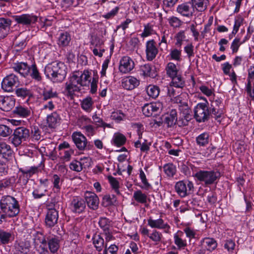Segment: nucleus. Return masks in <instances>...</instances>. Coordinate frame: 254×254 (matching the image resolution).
<instances>
[{"label":"nucleus","mask_w":254,"mask_h":254,"mask_svg":"<svg viewBox=\"0 0 254 254\" xmlns=\"http://www.w3.org/2000/svg\"><path fill=\"white\" fill-rule=\"evenodd\" d=\"M0 224L6 222L8 218L16 216L20 212V205L15 198L4 195L0 199Z\"/></svg>","instance_id":"1"},{"label":"nucleus","mask_w":254,"mask_h":254,"mask_svg":"<svg viewBox=\"0 0 254 254\" xmlns=\"http://www.w3.org/2000/svg\"><path fill=\"white\" fill-rule=\"evenodd\" d=\"M63 64L56 62L48 64L44 69L46 76L53 82H62L64 80Z\"/></svg>","instance_id":"2"},{"label":"nucleus","mask_w":254,"mask_h":254,"mask_svg":"<svg viewBox=\"0 0 254 254\" xmlns=\"http://www.w3.org/2000/svg\"><path fill=\"white\" fill-rule=\"evenodd\" d=\"M12 154V150L9 145L5 142L0 143V176L7 174L8 166L6 163Z\"/></svg>","instance_id":"3"},{"label":"nucleus","mask_w":254,"mask_h":254,"mask_svg":"<svg viewBox=\"0 0 254 254\" xmlns=\"http://www.w3.org/2000/svg\"><path fill=\"white\" fill-rule=\"evenodd\" d=\"M194 177L207 186L215 183L220 178V173L217 171L200 170L195 174Z\"/></svg>","instance_id":"4"},{"label":"nucleus","mask_w":254,"mask_h":254,"mask_svg":"<svg viewBox=\"0 0 254 254\" xmlns=\"http://www.w3.org/2000/svg\"><path fill=\"white\" fill-rule=\"evenodd\" d=\"M205 103L197 104L194 109V118L198 123L205 122L209 118V108L207 106L208 102L205 100Z\"/></svg>","instance_id":"5"},{"label":"nucleus","mask_w":254,"mask_h":254,"mask_svg":"<svg viewBox=\"0 0 254 254\" xmlns=\"http://www.w3.org/2000/svg\"><path fill=\"white\" fill-rule=\"evenodd\" d=\"M79 74V70L73 72L69 78L68 82L66 83V90L68 91L67 96H70L71 99L72 98L74 92L80 90Z\"/></svg>","instance_id":"6"},{"label":"nucleus","mask_w":254,"mask_h":254,"mask_svg":"<svg viewBox=\"0 0 254 254\" xmlns=\"http://www.w3.org/2000/svg\"><path fill=\"white\" fill-rule=\"evenodd\" d=\"M12 18L17 24L26 26H29L35 23L38 19L37 16L32 13L15 15L12 16Z\"/></svg>","instance_id":"7"},{"label":"nucleus","mask_w":254,"mask_h":254,"mask_svg":"<svg viewBox=\"0 0 254 254\" xmlns=\"http://www.w3.org/2000/svg\"><path fill=\"white\" fill-rule=\"evenodd\" d=\"M29 136V129L23 127H18L14 131L12 142L15 146H17L26 140Z\"/></svg>","instance_id":"8"},{"label":"nucleus","mask_w":254,"mask_h":254,"mask_svg":"<svg viewBox=\"0 0 254 254\" xmlns=\"http://www.w3.org/2000/svg\"><path fill=\"white\" fill-rule=\"evenodd\" d=\"M84 201L88 207L93 210L99 207V199L98 196L93 192L86 191L84 195Z\"/></svg>","instance_id":"9"},{"label":"nucleus","mask_w":254,"mask_h":254,"mask_svg":"<svg viewBox=\"0 0 254 254\" xmlns=\"http://www.w3.org/2000/svg\"><path fill=\"white\" fill-rule=\"evenodd\" d=\"M18 82V77L10 74L4 77L1 82V88L5 92L12 91L14 86Z\"/></svg>","instance_id":"10"},{"label":"nucleus","mask_w":254,"mask_h":254,"mask_svg":"<svg viewBox=\"0 0 254 254\" xmlns=\"http://www.w3.org/2000/svg\"><path fill=\"white\" fill-rule=\"evenodd\" d=\"M15 104V99L13 96L0 97V109L2 111L8 112L11 110Z\"/></svg>","instance_id":"11"},{"label":"nucleus","mask_w":254,"mask_h":254,"mask_svg":"<svg viewBox=\"0 0 254 254\" xmlns=\"http://www.w3.org/2000/svg\"><path fill=\"white\" fill-rule=\"evenodd\" d=\"M70 208L72 212L81 213L84 211L86 208L85 201L81 198L74 197L70 202Z\"/></svg>","instance_id":"12"},{"label":"nucleus","mask_w":254,"mask_h":254,"mask_svg":"<svg viewBox=\"0 0 254 254\" xmlns=\"http://www.w3.org/2000/svg\"><path fill=\"white\" fill-rule=\"evenodd\" d=\"M146 59L149 61H153L158 53V50L155 46L154 40L148 41L146 44Z\"/></svg>","instance_id":"13"},{"label":"nucleus","mask_w":254,"mask_h":254,"mask_svg":"<svg viewBox=\"0 0 254 254\" xmlns=\"http://www.w3.org/2000/svg\"><path fill=\"white\" fill-rule=\"evenodd\" d=\"M134 62L129 57L124 56L120 62L119 70L124 73L129 72L134 68Z\"/></svg>","instance_id":"14"},{"label":"nucleus","mask_w":254,"mask_h":254,"mask_svg":"<svg viewBox=\"0 0 254 254\" xmlns=\"http://www.w3.org/2000/svg\"><path fill=\"white\" fill-rule=\"evenodd\" d=\"M72 139L77 148L80 150H85L87 147V140L84 135L80 132H74L72 135Z\"/></svg>","instance_id":"15"},{"label":"nucleus","mask_w":254,"mask_h":254,"mask_svg":"<svg viewBox=\"0 0 254 254\" xmlns=\"http://www.w3.org/2000/svg\"><path fill=\"white\" fill-rule=\"evenodd\" d=\"M30 66L25 62H16L13 64L12 68L24 77H26L30 72Z\"/></svg>","instance_id":"16"},{"label":"nucleus","mask_w":254,"mask_h":254,"mask_svg":"<svg viewBox=\"0 0 254 254\" xmlns=\"http://www.w3.org/2000/svg\"><path fill=\"white\" fill-rule=\"evenodd\" d=\"M162 107L160 103L146 104L142 108L143 114L146 117H150L154 113L157 112Z\"/></svg>","instance_id":"17"},{"label":"nucleus","mask_w":254,"mask_h":254,"mask_svg":"<svg viewBox=\"0 0 254 254\" xmlns=\"http://www.w3.org/2000/svg\"><path fill=\"white\" fill-rule=\"evenodd\" d=\"M58 220V213L55 209H49L47 211L45 223L47 227H52L57 223Z\"/></svg>","instance_id":"18"},{"label":"nucleus","mask_w":254,"mask_h":254,"mask_svg":"<svg viewBox=\"0 0 254 254\" xmlns=\"http://www.w3.org/2000/svg\"><path fill=\"white\" fill-rule=\"evenodd\" d=\"M139 84V80L133 76H128L122 79V87L128 90H132Z\"/></svg>","instance_id":"19"},{"label":"nucleus","mask_w":254,"mask_h":254,"mask_svg":"<svg viewBox=\"0 0 254 254\" xmlns=\"http://www.w3.org/2000/svg\"><path fill=\"white\" fill-rule=\"evenodd\" d=\"M11 22L10 19L0 18V38L3 39L7 35Z\"/></svg>","instance_id":"20"},{"label":"nucleus","mask_w":254,"mask_h":254,"mask_svg":"<svg viewBox=\"0 0 254 254\" xmlns=\"http://www.w3.org/2000/svg\"><path fill=\"white\" fill-rule=\"evenodd\" d=\"M13 112L19 117L26 118L31 115V110L30 107L19 105L15 108Z\"/></svg>","instance_id":"21"},{"label":"nucleus","mask_w":254,"mask_h":254,"mask_svg":"<svg viewBox=\"0 0 254 254\" xmlns=\"http://www.w3.org/2000/svg\"><path fill=\"white\" fill-rule=\"evenodd\" d=\"M189 2L183 3L178 5L177 11L183 16L190 17L192 15L193 11L191 10Z\"/></svg>","instance_id":"22"},{"label":"nucleus","mask_w":254,"mask_h":254,"mask_svg":"<svg viewBox=\"0 0 254 254\" xmlns=\"http://www.w3.org/2000/svg\"><path fill=\"white\" fill-rule=\"evenodd\" d=\"M148 225L152 228L157 229H168L170 228L169 225L167 223H164V220L159 218L157 220H153L149 218L147 220Z\"/></svg>","instance_id":"23"},{"label":"nucleus","mask_w":254,"mask_h":254,"mask_svg":"<svg viewBox=\"0 0 254 254\" xmlns=\"http://www.w3.org/2000/svg\"><path fill=\"white\" fill-rule=\"evenodd\" d=\"M201 246L203 248L211 252L216 248L217 243L213 238H205L201 241Z\"/></svg>","instance_id":"24"},{"label":"nucleus","mask_w":254,"mask_h":254,"mask_svg":"<svg viewBox=\"0 0 254 254\" xmlns=\"http://www.w3.org/2000/svg\"><path fill=\"white\" fill-rule=\"evenodd\" d=\"M79 82L80 87L82 86H89L91 81V73L87 70L79 71Z\"/></svg>","instance_id":"25"},{"label":"nucleus","mask_w":254,"mask_h":254,"mask_svg":"<svg viewBox=\"0 0 254 254\" xmlns=\"http://www.w3.org/2000/svg\"><path fill=\"white\" fill-rule=\"evenodd\" d=\"M14 240V235L11 232L0 229V244H8Z\"/></svg>","instance_id":"26"},{"label":"nucleus","mask_w":254,"mask_h":254,"mask_svg":"<svg viewBox=\"0 0 254 254\" xmlns=\"http://www.w3.org/2000/svg\"><path fill=\"white\" fill-rule=\"evenodd\" d=\"M30 247V243L29 241H20L15 245V248L19 253L27 254Z\"/></svg>","instance_id":"27"},{"label":"nucleus","mask_w":254,"mask_h":254,"mask_svg":"<svg viewBox=\"0 0 254 254\" xmlns=\"http://www.w3.org/2000/svg\"><path fill=\"white\" fill-rule=\"evenodd\" d=\"M175 188L177 193L182 197H185L189 193L188 192L186 183L183 181L176 183Z\"/></svg>","instance_id":"28"},{"label":"nucleus","mask_w":254,"mask_h":254,"mask_svg":"<svg viewBox=\"0 0 254 254\" xmlns=\"http://www.w3.org/2000/svg\"><path fill=\"white\" fill-rule=\"evenodd\" d=\"M164 122L167 125L168 127H172L175 125H177V112L175 110H172L170 113L165 117Z\"/></svg>","instance_id":"29"},{"label":"nucleus","mask_w":254,"mask_h":254,"mask_svg":"<svg viewBox=\"0 0 254 254\" xmlns=\"http://www.w3.org/2000/svg\"><path fill=\"white\" fill-rule=\"evenodd\" d=\"M60 120L59 115L56 113H53L47 116V123L49 127L55 128L59 123Z\"/></svg>","instance_id":"30"},{"label":"nucleus","mask_w":254,"mask_h":254,"mask_svg":"<svg viewBox=\"0 0 254 254\" xmlns=\"http://www.w3.org/2000/svg\"><path fill=\"white\" fill-rule=\"evenodd\" d=\"M98 224L103 232L111 229L113 226L112 221L106 217L100 218Z\"/></svg>","instance_id":"31"},{"label":"nucleus","mask_w":254,"mask_h":254,"mask_svg":"<svg viewBox=\"0 0 254 254\" xmlns=\"http://www.w3.org/2000/svg\"><path fill=\"white\" fill-rule=\"evenodd\" d=\"M206 0H191L190 2L191 7L198 11H203L206 8Z\"/></svg>","instance_id":"32"},{"label":"nucleus","mask_w":254,"mask_h":254,"mask_svg":"<svg viewBox=\"0 0 254 254\" xmlns=\"http://www.w3.org/2000/svg\"><path fill=\"white\" fill-rule=\"evenodd\" d=\"M209 140V133L204 132L196 137V142L197 144L200 146H205L208 144Z\"/></svg>","instance_id":"33"},{"label":"nucleus","mask_w":254,"mask_h":254,"mask_svg":"<svg viewBox=\"0 0 254 254\" xmlns=\"http://www.w3.org/2000/svg\"><path fill=\"white\" fill-rule=\"evenodd\" d=\"M166 71L167 75L171 78L180 74L177 66L173 63L170 62L167 64Z\"/></svg>","instance_id":"34"},{"label":"nucleus","mask_w":254,"mask_h":254,"mask_svg":"<svg viewBox=\"0 0 254 254\" xmlns=\"http://www.w3.org/2000/svg\"><path fill=\"white\" fill-rule=\"evenodd\" d=\"M93 243L97 251L100 252L104 248V240L100 235H95L92 238Z\"/></svg>","instance_id":"35"},{"label":"nucleus","mask_w":254,"mask_h":254,"mask_svg":"<svg viewBox=\"0 0 254 254\" xmlns=\"http://www.w3.org/2000/svg\"><path fill=\"white\" fill-rule=\"evenodd\" d=\"M29 75L32 79L37 82H40L42 80V76L35 64H33L30 66Z\"/></svg>","instance_id":"36"},{"label":"nucleus","mask_w":254,"mask_h":254,"mask_svg":"<svg viewBox=\"0 0 254 254\" xmlns=\"http://www.w3.org/2000/svg\"><path fill=\"white\" fill-rule=\"evenodd\" d=\"M164 172L169 177H173L176 173V167L173 163H168L163 166Z\"/></svg>","instance_id":"37"},{"label":"nucleus","mask_w":254,"mask_h":254,"mask_svg":"<svg viewBox=\"0 0 254 254\" xmlns=\"http://www.w3.org/2000/svg\"><path fill=\"white\" fill-rule=\"evenodd\" d=\"M170 86H173L175 87L180 88H182L184 87L185 80L181 74L172 78Z\"/></svg>","instance_id":"38"},{"label":"nucleus","mask_w":254,"mask_h":254,"mask_svg":"<svg viewBox=\"0 0 254 254\" xmlns=\"http://www.w3.org/2000/svg\"><path fill=\"white\" fill-rule=\"evenodd\" d=\"M116 202V198L114 194H106L103 197L102 205L104 207H107L114 204Z\"/></svg>","instance_id":"39"},{"label":"nucleus","mask_w":254,"mask_h":254,"mask_svg":"<svg viewBox=\"0 0 254 254\" xmlns=\"http://www.w3.org/2000/svg\"><path fill=\"white\" fill-rule=\"evenodd\" d=\"M133 197L137 202L143 204L147 202V195L143 193L140 190L135 191L133 193Z\"/></svg>","instance_id":"40"},{"label":"nucleus","mask_w":254,"mask_h":254,"mask_svg":"<svg viewBox=\"0 0 254 254\" xmlns=\"http://www.w3.org/2000/svg\"><path fill=\"white\" fill-rule=\"evenodd\" d=\"M183 235V233L181 231L178 232L177 234L174 235L175 244L180 248H184L187 246L186 240H183L181 237Z\"/></svg>","instance_id":"41"},{"label":"nucleus","mask_w":254,"mask_h":254,"mask_svg":"<svg viewBox=\"0 0 254 254\" xmlns=\"http://www.w3.org/2000/svg\"><path fill=\"white\" fill-rule=\"evenodd\" d=\"M15 94L18 97H20L22 99H24L27 97H30L32 96L31 91L24 87L17 88L15 90Z\"/></svg>","instance_id":"42"},{"label":"nucleus","mask_w":254,"mask_h":254,"mask_svg":"<svg viewBox=\"0 0 254 254\" xmlns=\"http://www.w3.org/2000/svg\"><path fill=\"white\" fill-rule=\"evenodd\" d=\"M126 141V138L121 133H116L113 138V142L115 145L121 146L124 145Z\"/></svg>","instance_id":"43"},{"label":"nucleus","mask_w":254,"mask_h":254,"mask_svg":"<svg viewBox=\"0 0 254 254\" xmlns=\"http://www.w3.org/2000/svg\"><path fill=\"white\" fill-rule=\"evenodd\" d=\"M224 248L226 249L229 253H237L235 243L232 239H228L225 241Z\"/></svg>","instance_id":"44"},{"label":"nucleus","mask_w":254,"mask_h":254,"mask_svg":"<svg viewBox=\"0 0 254 254\" xmlns=\"http://www.w3.org/2000/svg\"><path fill=\"white\" fill-rule=\"evenodd\" d=\"M146 91L148 96L156 98L159 94L160 89L157 86L150 85L147 88Z\"/></svg>","instance_id":"45"},{"label":"nucleus","mask_w":254,"mask_h":254,"mask_svg":"<svg viewBox=\"0 0 254 254\" xmlns=\"http://www.w3.org/2000/svg\"><path fill=\"white\" fill-rule=\"evenodd\" d=\"M245 42V41H241L240 38L236 37L235 38L233 42L231 43V49L232 50V53H237L239 49V47L240 46L244 43Z\"/></svg>","instance_id":"46"},{"label":"nucleus","mask_w":254,"mask_h":254,"mask_svg":"<svg viewBox=\"0 0 254 254\" xmlns=\"http://www.w3.org/2000/svg\"><path fill=\"white\" fill-rule=\"evenodd\" d=\"M209 108V116H211L212 117L217 120L218 118H221L222 115V111L220 108L210 106Z\"/></svg>","instance_id":"47"},{"label":"nucleus","mask_w":254,"mask_h":254,"mask_svg":"<svg viewBox=\"0 0 254 254\" xmlns=\"http://www.w3.org/2000/svg\"><path fill=\"white\" fill-rule=\"evenodd\" d=\"M33 237L34 243L36 245H38L39 244H44L46 243V240L42 232H36L33 234Z\"/></svg>","instance_id":"48"},{"label":"nucleus","mask_w":254,"mask_h":254,"mask_svg":"<svg viewBox=\"0 0 254 254\" xmlns=\"http://www.w3.org/2000/svg\"><path fill=\"white\" fill-rule=\"evenodd\" d=\"M140 71L144 76H153L152 73V67L150 64H145L140 66Z\"/></svg>","instance_id":"49"},{"label":"nucleus","mask_w":254,"mask_h":254,"mask_svg":"<svg viewBox=\"0 0 254 254\" xmlns=\"http://www.w3.org/2000/svg\"><path fill=\"white\" fill-rule=\"evenodd\" d=\"M168 22L171 26L174 28L180 27L183 24V22L176 16H172L168 18Z\"/></svg>","instance_id":"50"},{"label":"nucleus","mask_w":254,"mask_h":254,"mask_svg":"<svg viewBox=\"0 0 254 254\" xmlns=\"http://www.w3.org/2000/svg\"><path fill=\"white\" fill-rule=\"evenodd\" d=\"M92 104V98L91 97H87L82 100L81 107L84 110L89 111L91 110Z\"/></svg>","instance_id":"51"},{"label":"nucleus","mask_w":254,"mask_h":254,"mask_svg":"<svg viewBox=\"0 0 254 254\" xmlns=\"http://www.w3.org/2000/svg\"><path fill=\"white\" fill-rule=\"evenodd\" d=\"M125 117L126 115L121 110L112 112L111 116V118L117 122L124 120Z\"/></svg>","instance_id":"52"},{"label":"nucleus","mask_w":254,"mask_h":254,"mask_svg":"<svg viewBox=\"0 0 254 254\" xmlns=\"http://www.w3.org/2000/svg\"><path fill=\"white\" fill-rule=\"evenodd\" d=\"M108 181H109L112 188H113V189H114L115 190V191L117 193L119 194L120 191L119 190V182L117 181V180L115 178H114L111 176H109L108 177Z\"/></svg>","instance_id":"53"},{"label":"nucleus","mask_w":254,"mask_h":254,"mask_svg":"<svg viewBox=\"0 0 254 254\" xmlns=\"http://www.w3.org/2000/svg\"><path fill=\"white\" fill-rule=\"evenodd\" d=\"M244 19L241 16L237 17L235 19V23L232 31V34L236 35L239 31L240 27L243 24Z\"/></svg>","instance_id":"54"},{"label":"nucleus","mask_w":254,"mask_h":254,"mask_svg":"<svg viewBox=\"0 0 254 254\" xmlns=\"http://www.w3.org/2000/svg\"><path fill=\"white\" fill-rule=\"evenodd\" d=\"M139 177L141 182L143 184V188L146 190H148L151 188L150 184L148 182L146 177V175L143 170L140 169L139 170Z\"/></svg>","instance_id":"55"},{"label":"nucleus","mask_w":254,"mask_h":254,"mask_svg":"<svg viewBox=\"0 0 254 254\" xmlns=\"http://www.w3.org/2000/svg\"><path fill=\"white\" fill-rule=\"evenodd\" d=\"M49 247L51 253H55L57 252L59 248L58 241L56 239H52L49 242Z\"/></svg>","instance_id":"56"},{"label":"nucleus","mask_w":254,"mask_h":254,"mask_svg":"<svg viewBox=\"0 0 254 254\" xmlns=\"http://www.w3.org/2000/svg\"><path fill=\"white\" fill-rule=\"evenodd\" d=\"M12 132V130L7 126L0 125V135L2 137L8 136Z\"/></svg>","instance_id":"57"},{"label":"nucleus","mask_w":254,"mask_h":254,"mask_svg":"<svg viewBox=\"0 0 254 254\" xmlns=\"http://www.w3.org/2000/svg\"><path fill=\"white\" fill-rule=\"evenodd\" d=\"M186 36L185 35V32L184 31H180L176 36V38L177 40V42L176 43V45L178 47H181L182 44V42L185 39Z\"/></svg>","instance_id":"58"},{"label":"nucleus","mask_w":254,"mask_h":254,"mask_svg":"<svg viewBox=\"0 0 254 254\" xmlns=\"http://www.w3.org/2000/svg\"><path fill=\"white\" fill-rule=\"evenodd\" d=\"M245 90L248 95L254 99V83L252 84V81H250V87L249 86V81H247Z\"/></svg>","instance_id":"59"},{"label":"nucleus","mask_w":254,"mask_h":254,"mask_svg":"<svg viewBox=\"0 0 254 254\" xmlns=\"http://www.w3.org/2000/svg\"><path fill=\"white\" fill-rule=\"evenodd\" d=\"M162 236V235L161 233L154 230L150 236H149V237L153 241L157 243L161 241Z\"/></svg>","instance_id":"60"},{"label":"nucleus","mask_w":254,"mask_h":254,"mask_svg":"<svg viewBox=\"0 0 254 254\" xmlns=\"http://www.w3.org/2000/svg\"><path fill=\"white\" fill-rule=\"evenodd\" d=\"M69 168L73 171L80 172L82 169V164L80 162L74 161L70 163Z\"/></svg>","instance_id":"61"},{"label":"nucleus","mask_w":254,"mask_h":254,"mask_svg":"<svg viewBox=\"0 0 254 254\" xmlns=\"http://www.w3.org/2000/svg\"><path fill=\"white\" fill-rule=\"evenodd\" d=\"M53 183L55 189L59 191L61 188L62 182L61 181L60 178L57 175H54L53 177Z\"/></svg>","instance_id":"62"},{"label":"nucleus","mask_w":254,"mask_h":254,"mask_svg":"<svg viewBox=\"0 0 254 254\" xmlns=\"http://www.w3.org/2000/svg\"><path fill=\"white\" fill-rule=\"evenodd\" d=\"M170 55L172 60L179 61L181 59V51L176 49H174L171 51Z\"/></svg>","instance_id":"63"},{"label":"nucleus","mask_w":254,"mask_h":254,"mask_svg":"<svg viewBox=\"0 0 254 254\" xmlns=\"http://www.w3.org/2000/svg\"><path fill=\"white\" fill-rule=\"evenodd\" d=\"M248 71V75L247 80L249 81V86L250 87V81H252L254 79V65L250 66Z\"/></svg>","instance_id":"64"}]
</instances>
